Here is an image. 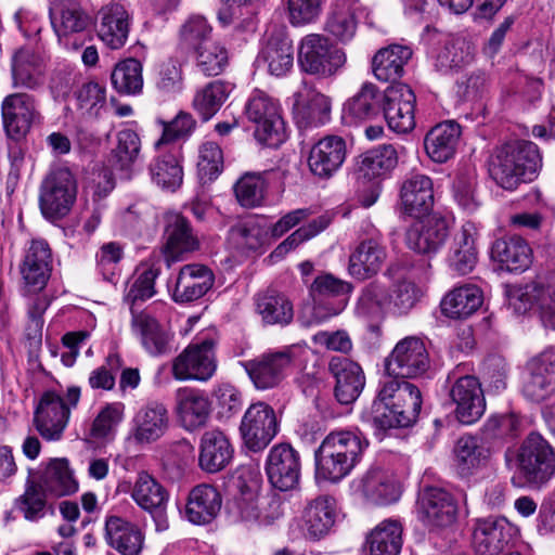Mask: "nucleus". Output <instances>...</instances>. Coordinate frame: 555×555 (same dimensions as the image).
<instances>
[{"instance_id": "20e7f679", "label": "nucleus", "mask_w": 555, "mask_h": 555, "mask_svg": "<svg viewBox=\"0 0 555 555\" xmlns=\"http://www.w3.org/2000/svg\"><path fill=\"white\" fill-rule=\"evenodd\" d=\"M245 115L255 124V138L269 147L280 146L286 139L285 124L279 102L261 90H254L245 104Z\"/></svg>"}, {"instance_id": "7c9ffc66", "label": "nucleus", "mask_w": 555, "mask_h": 555, "mask_svg": "<svg viewBox=\"0 0 555 555\" xmlns=\"http://www.w3.org/2000/svg\"><path fill=\"white\" fill-rule=\"evenodd\" d=\"M176 413L188 430L203 427L210 415L208 396L199 389L181 387L175 393Z\"/></svg>"}, {"instance_id": "473e14b6", "label": "nucleus", "mask_w": 555, "mask_h": 555, "mask_svg": "<svg viewBox=\"0 0 555 555\" xmlns=\"http://www.w3.org/2000/svg\"><path fill=\"white\" fill-rule=\"evenodd\" d=\"M105 541L121 555H140L144 546V534L133 522L118 516L105 518Z\"/></svg>"}, {"instance_id": "ddd939ff", "label": "nucleus", "mask_w": 555, "mask_h": 555, "mask_svg": "<svg viewBox=\"0 0 555 555\" xmlns=\"http://www.w3.org/2000/svg\"><path fill=\"white\" fill-rule=\"evenodd\" d=\"M526 370L522 393L527 399L541 402L555 393V347L545 348L532 357Z\"/></svg>"}, {"instance_id": "cd10ccee", "label": "nucleus", "mask_w": 555, "mask_h": 555, "mask_svg": "<svg viewBox=\"0 0 555 555\" xmlns=\"http://www.w3.org/2000/svg\"><path fill=\"white\" fill-rule=\"evenodd\" d=\"M387 255L380 235L362 240L349 256V274L360 281L371 279L382 270Z\"/></svg>"}, {"instance_id": "412c9836", "label": "nucleus", "mask_w": 555, "mask_h": 555, "mask_svg": "<svg viewBox=\"0 0 555 555\" xmlns=\"http://www.w3.org/2000/svg\"><path fill=\"white\" fill-rule=\"evenodd\" d=\"M165 223V257L169 266L199 248L198 237L184 216L176 211L167 212Z\"/></svg>"}, {"instance_id": "680f3d73", "label": "nucleus", "mask_w": 555, "mask_h": 555, "mask_svg": "<svg viewBox=\"0 0 555 555\" xmlns=\"http://www.w3.org/2000/svg\"><path fill=\"white\" fill-rule=\"evenodd\" d=\"M41 489L53 498L69 493V464L67 459H52L37 481Z\"/></svg>"}, {"instance_id": "69168bd1", "label": "nucleus", "mask_w": 555, "mask_h": 555, "mask_svg": "<svg viewBox=\"0 0 555 555\" xmlns=\"http://www.w3.org/2000/svg\"><path fill=\"white\" fill-rule=\"evenodd\" d=\"M153 181L164 190L175 192L183 182V169L179 159L171 155L157 157L150 167Z\"/></svg>"}, {"instance_id": "de8ad7c7", "label": "nucleus", "mask_w": 555, "mask_h": 555, "mask_svg": "<svg viewBox=\"0 0 555 555\" xmlns=\"http://www.w3.org/2000/svg\"><path fill=\"white\" fill-rule=\"evenodd\" d=\"M402 524L398 519H385L366 535L371 555H399L402 547Z\"/></svg>"}, {"instance_id": "f257e3e1", "label": "nucleus", "mask_w": 555, "mask_h": 555, "mask_svg": "<svg viewBox=\"0 0 555 555\" xmlns=\"http://www.w3.org/2000/svg\"><path fill=\"white\" fill-rule=\"evenodd\" d=\"M422 408L420 389L404 378L389 376L380 383L370 418L382 430L412 425Z\"/></svg>"}, {"instance_id": "2eb2a0df", "label": "nucleus", "mask_w": 555, "mask_h": 555, "mask_svg": "<svg viewBox=\"0 0 555 555\" xmlns=\"http://www.w3.org/2000/svg\"><path fill=\"white\" fill-rule=\"evenodd\" d=\"M301 461L297 450L289 443L272 447L266 461V473L270 483L278 490L295 489L300 479Z\"/></svg>"}, {"instance_id": "4d7b16f0", "label": "nucleus", "mask_w": 555, "mask_h": 555, "mask_svg": "<svg viewBox=\"0 0 555 555\" xmlns=\"http://www.w3.org/2000/svg\"><path fill=\"white\" fill-rule=\"evenodd\" d=\"M195 67L205 76L220 75L229 64L228 49L217 40L204 41L193 51Z\"/></svg>"}, {"instance_id": "c85d7f7f", "label": "nucleus", "mask_w": 555, "mask_h": 555, "mask_svg": "<svg viewBox=\"0 0 555 555\" xmlns=\"http://www.w3.org/2000/svg\"><path fill=\"white\" fill-rule=\"evenodd\" d=\"M328 372L335 379L334 395L341 404L352 403L363 390L365 377L361 366L349 358L332 357Z\"/></svg>"}, {"instance_id": "4be33fe9", "label": "nucleus", "mask_w": 555, "mask_h": 555, "mask_svg": "<svg viewBox=\"0 0 555 555\" xmlns=\"http://www.w3.org/2000/svg\"><path fill=\"white\" fill-rule=\"evenodd\" d=\"M478 229L472 221L464 222L453 234L447 257L450 271L455 275L470 273L478 261Z\"/></svg>"}, {"instance_id": "2f4dec72", "label": "nucleus", "mask_w": 555, "mask_h": 555, "mask_svg": "<svg viewBox=\"0 0 555 555\" xmlns=\"http://www.w3.org/2000/svg\"><path fill=\"white\" fill-rule=\"evenodd\" d=\"M215 276L206 266L192 263L183 266L176 280L172 299L176 302H191L203 297L214 285Z\"/></svg>"}, {"instance_id": "7ed1b4c3", "label": "nucleus", "mask_w": 555, "mask_h": 555, "mask_svg": "<svg viewBox=\"0 0 555 555\" xmlns=\"http://www.w3.org/2000/svg\"><path fill=\"white\" fill-rule=\"evenodd\" d=\"M516 462L519 474L530 487L540 489L555 476V449L539 433H530L524 439Z\"/></svg>"}, {"instance_id": "f704fd0d", "label": "nucleus", "mask_w": 555, "mask_h": 555, "mask_svg": "<svg viewBox=\"0 0 555 555\" xmlns=\"http://www.w3.org/2000/svg\"><path fill=\"white\" fill-rule=\"evenodd\" d=\"M338 515L334 496L321 494L309 501L304 512V521L310 539L320 540L330 533Z\"/></svg>"}, {"instance_id": "6e6552de", "label": "nucleus", "mask_w": 555, "mask_h": 555, "mask_svg": "<svg viewBox=\"0 0 555 555\" xmlns=\"http://www.w3.org/2000/svg\"><path fill=\"white\" fill-rule=\"evenodd\" d=\"M449 398L454 414L462 424L477 422L486 411V399L478 378L472 375L457 376L452 372L448 376Z\"/></svg>"}, {"instance_id": "052dcab7", "label": "nucleus", "mask_w": 555, "mask_h": 555, "mask_svg": "<svg viewBox=\"0 0 555 555\" xmlns=\"http://www.w3.org/2000/svg\"><path fill=\"white\" fill-rule=\"evenodd\" d=\"M142 64L135 59H127L114 67L111 75L113 88L124 95H137L143 89Z\"/></svg>"}, {"instance_id": "bb28decb", "label": "nucleus", "mask_w": 555, "mask_h": 555, "mask_svg": "<svg viewBox=\"0 0 555 555\" xmlns=\"http://www.w3.org/2000/svg\"><path fill=\"white\" fill-rule=\"evenodd\" d=\"M364 12L365 8L360 0H334L324 23V30L338 42H349L356 36Z\"/></svg>"}, {"instance_id": "338daca9", "label": "nucleus", "mask_w": 555, "mask_h": 555, "mask_svg": "<svg viewBox=\"0 0 555 555\" xmlns=\"http://www.w3.org/2000/svg\"><path fill=\"white\" fill-rule=\"evenodd\" d=\"M160 273V269L154 266H142L134 276L126 294V301L130 305V310H135V306L152 298L155 294V281Z\"/></svg>"}, {"instance_id": "864d4df0", "label": "nucleus", "mask_w": 555, "mask_h": 555, "mask_svg": "<svg viewBox=\"0 0 555 555\" xmlns=\"http://www.w3.org/2000/svg\"><path fill=\"white\" fill-rule=\"evenodd\" d=\"M131 496L141 508L149 513L159 512L168 501L166 489L146 472L138 474Z\"/></svg>"}, {"instance_id": "a211bd4d", "label": "nucleus", "mask_w": 555, "mask_h": 555, "mask_svg": "<svg viewBox=\"0 0 555 555\" xmlns=\"http://www.w3.org/2000/svg\"><path fill=\"white\" fill-rule=\"evenodd\" d=\"M515 533V527L505 517L477 519L473 532L475 555H501Z\"/></svg>"}, {"instance_id": "3c124183", "label": "nucleus", "mask_w": 555, "mask_h": 555, "mask_svg": "<svg viewBox=\"0 0 555 555\" xmlns=\"http://www.w3.org/2000/svg\"><path fill=\"white\" fill-rule=\"evenodd\" d=\"M358 462L323 442L315 451L317 475L331 482H337L349 475Z\"/></svg>"}, {"instance_id": "4468645a", "label": "nucleus", "mask_w": 555, "mask_h": 555, "mask_svg": "<svg viewBox=\"0 0 555 555\" xmlns=\"http://www.w3.org/2000/svg\"><path fill=\"white\" fill-rule=\"evenodd\" d=\"M417 513L420 520L429 529H443L456 521L459 507L450 492L428 487L418 496Z\"/></svg>"}, {"instance_id": "58836bf2", "label": "nucleus", "mask_w": 555, "mask_h": 555, "mask_svg": "<svg viewBox=\"0 0 555 555\" xmlns=\"http://www.w3.org/2000/svg\"><path fill=\"white\" fill-rule=\"evenodd\" d=\"M312 291L323 296L343 297L333 307L323 304L313 307V319L319 324L343 312L347 306L346 296L351 292V285L331 274H323L314 280Z\"/></svg>"}, {"instance_id": "6e6d98bb", "label": "nucleus", "mask_w": 555, "mask_h": 555, "mask_svg": "<svg viewBox=\"0 0 555 555\" xmlns=\"http://www.w3.org/2000/svg\"><path fill=\"white\" fill-rule=\"evenodd\" d=\"M361 491L375 504H389L400 496L396 481L380 469L370 470L361 480Z\"/></svg>"}, {"instance_id": "0e129e2a", "label": "nucleus", "mask_w": 555, "mask_h": 555, "mask_svg": "<svg viewBox=\"0 0 555 555\" xmlns=\"http://www.w3.org/2000/svg\"><path fill=\"white\" fill-rule=\"evenodd\" d=\"M267 186L263 173L246 172L234 184V194L242 207L255 208L262 204Z\"/></svg>"}, {"instance_id": "a878e982", "label": "nucleus", "mask_w": 555, "mask_h": 555, "mask_svg": "<svg viewBox=\"0 0 555 555\" xmlns=\"http://www.w3.org/2000/svg\"><path fill=\"white\" fill-rule=\"evenodd\" d=\"M51 270L52 253L48 242L42 238L31 240L20 266L25 286L29 291H41L50 278Z\"/></svg>"}, {"instance_id": "e433bc0d", "label": "nucleus", "mask_w": 555, "mask_h": 555, "mask_svg": "<svg viewBox=\"0 0 555 555\" xmlns=\"http://www.w3.org/2000/svg\"><path fill=\"white\" fill-rule=\"evenodd\" d=\"M491 258L507 271H524L530 263L532 250L520 236L508 235L495 240L491 246Z\"/></svg>"}, {"instance_id": "c756f323", "label": "nucleus", "mask_w": 555, "mask_h": 555, "mask_svg": "<svg viewBox=\"0 0 555 555\" xmlns=\"http://www.w3.org/2000/svg\"><path fill=\"white\" fill-rule=\"evenodd\" d=\"M234 454L230 439L220 429L205 431L199 440L198 466L206 473H218L224 469Z\"/></svg>"}, {"instance_id": "6ab92c4d", "label": "nucleus", "mask_w": 555, "mask_h": 555, "mask_svg": "<svg viewBox=\"0 0 555 555\" xmlns=\"http://www.w3.org/2000/svg\"><path fill=\"white\" fill-rule=\"evenodd\" d=\"M415 94L404 83L389 86L383 94V113L389 128L399 133L411 131L415 126Z\"/></svg>"}, {"instance_id": "ea45409f", "label": "nucleus", "mask_w": 555, "mask_h": 555, "mask_svg": "<svg viewBox=\"0 0 555 555\" xmlns=\"http://www.w3.org/2000/svg\"><path fill=\"white\" fill-rule=\"evenodd\" d=\"M398 164L396 149L390 144H383L369 150L359 156L357 163L358 179L374 181L385 178Z\"/></svg>"}, {"instance_id": "5fc2aeb1", "label": "nucleus", "mask_w": 555, "mask_h": 555, "mask_svg": "<svg viewBox=\"0 0 555 555\" xmlns=\"http://www.w3.org/2000/svg\"><path fill=\"white\" fill-rule=\"evenodd\" d=\"M270 223L263 217H250L230 229V237L241 248L256 250L267 244Z\"/></svg>"}, {"instance_id": "0eeeda50", "label": "nucleus", "mask_w": 555, "mask_h": 555, "mask_svg": "<svg viewBox=\"0 0 555 555\" xmlns=\"http://www.w3.org/2000/svg\"><path fill=\"white\" fill-rule=\"evenodd\" d=\"M170 415L166 404L158 400L145 402L134 413L127 440L144 448L159 441L168 431Z\"/></svg>"}, {"instance_id": "1a4fd4ad", "label": "nucleus", "mask_w": 555, "mask_h": 555, "mask_svg": "<svg viewBox=\"0 0 555 555\" xmlns=\"http://www.w3.org/2000/svg\"><path fill=\"white\" fill-rule=\"evenodd\" d=\"M280 423L274 409L263 402L258 401L250 404L245 411L240 433L245 446L258 452L263 450L272 439L278 435Z\"/></svg>"}, {"instance_id": "bf43d9fd", "label": "nucleus", "mask_w": 555, "mask_h": 555, "mask_svg": "<svg viewBox=\"0 0 555 555\" xmlns=\"http://www.w3.org/2000/svg\"><path fill=\"white\" fill-rule=\"evenodd\" d=\"M475 51V46L470 41L456 38L448 42L439 52L436 67L443 73L457 72L473 63Z\"/></svg>"}, {"instance_id": "a18cd8bd", "label": "nucleus", "mask_w": 555, "mask_h": 555, "mask_svg": "<svg viewBox=\"0 0 555 555\" xmlns=\"http://www.w3.org/2000/svg\"><path fill=\"white\" fill-rule=\"evenodd\" d=\"M141 139L132 129H121L116 134V145L111 153L112 166L129 179L140 159Z\"/></svg>"}, {"instance_id": "c03bdc74", "label": "nucleus", "mask_w": 555, "mask_h": 555, "mask_svg": "<svg viewBox=\"0 0 555 555\" xmlns=\"http://www.w3.org/2000/svg\"><path fill=\"white\" fill-rule=\"evenodd\" d=\"M411 56L412 50L405 46L391 44L378 50L372 62L374 76L384 82L398 80Z\"/></svg>"}, {"instance_id": "603ef678", "label": "nucleus", "mask_w": 555, "mask_h": 555, "mask_svg": "<svg viewBox=\"0 0 555 555\" xmlns=\"http://www.w3.org/2000/svg\"><path fill=\"white\" fill-rule=\"evenodd\" d=\"M383 94L372 82H364L360 90L344 104V113L354 121H364L379 115Z\"/></svg>"}, {"instance_id": "a19ab883", "label": "nucleus", "mask_w": 555, "mask_h": 555, "mask_svg": "<svg viewBox=\"0 0 555 555\" xmlns=\"http://www.w3.org/2000/svg\"><path fill=\"white\" fill-rule=\"evenodd\" d=\"M221 509V496L216 488L199 485L189 494L185 508L188 519L195 525L209 524Z\"/></svg>"}, {"instance_id": "72a5a7b5", "label": "nucleus", "mask_w": 555, "mask_h": 555, "mask_svg": "<svg viewBox=\"0 0 555 555\" xmlns=\"http://www.w3.org/2000/svg\"><path fill=\"white\" fill-rule=\"evenodd\" d=\"M257 63L271 76H286L294 66L292 40L282 34L270 36L257 56Z\"/></svg>"}, {"instance_id": "4c0bfd02", "label": "nucleus", "mask_w": 555, "mask_h": 555, "mask_svg": "<svg viewBox=\"0 0 555 555\" xmlns=\"http://www.w3.org/2000/svg\"><path fill=\"white\" fill-rule=\"evenodd\" d=\"M461 137V126L448 120L433 127L424 139L427 155L435 163H446L455 154Z\"/></svg>"}, {"instance_id": "39448f33", "label": "nucleus", "mask_w": 555, "mask_h": 555, "mask_svg": "<svg viewBox=\"0 0 555 555\" xmlns=\"http://www.w3.org/2000/svg\"><path fill=\"white\" fill-rule=\"evenodd\" d=\"M296 348L293 346L268 350L241 362L257 390L279 388L295 367Z\"/></svg>"}, {"instance_id": "e2e57ef3", "label": "nucleus", "mask_w": 555, "mask_h": 555, "mask_svg": "<svg viewBox=\"0 0 555 555\" xmlns=\"http://www.w3.org/2000/svg\"><path fill=\"white\" fill-rule=\"evenodd\" d=\"M49 307L46 296H37L30 300L27 308V321L24 331V344L29 354H34L41 348L43 313Z\"/></svg>"}, {"instance_id": "b1692460", "label": "nucleus", "mask_w": 555, "mask_h": 555, "mask_svg": "<svg viewBox=\"0 0 555 555\" xmlns=\"http://www.w3.org/2000/svg\"><path fill=\"white\" fill-rule=\"evenodd\" d=\"M36 115V102L27 93H12L1 103L3 128L9 138L20 140L30 129Z\"/></svg>"}, {"instance_id": "37998d69", "label": "nucleus", "mask_w": 555, "mask_h": 555, "mask_svg": "<svg viewBox=\"0 0 555 555\" xmlns=\"http://www.w3.org/2000/svg\"><path fill=\"white\" fill-rule=\"evenodd\" d=\"M42 57L28 48L18 49L12 56V77L16 87L35 89L43 82Z\"/></svg>"}, {"instance_id": "c9c22d12", "label": "nucleus", "mask_w": 555, "mask_h": 555, "mask_svg": "<svg viewBox=\"0 0 555 555\" xmlns=\"http://www.w3.org/2000/svg\"><path fill=\"white\" fill-rule=\"evenodd\" d=\"M400 201L404 212L420 217L428 212L434 204L433 181L428 176L413 173L401 185Z\"/></svg>"}, {"instance_id": "49530a36", "label": "nucleus", "mask_w": 555, "mask_h": 555, "mask_svg": "<svg viewBox=\"0 0 555 555\" xmlns=\"http://www.w3.org/2000/svg\"><path fill=\"white\" fill-rule=\"evenodd\" d=\"M256 311L266 324L286 325L294 318L293 304L287 296L269 288L255 296Z\"/></svg>"}, {"instance_id": "13d9d810", "label": "nucleus", "mask_w": 555, "mask_h": 555, "mask_svg": "<svg viewBox=\"0 0 555 555\" xmlns=\"http://www.w3.org/2000/svg\"><path fill=\"white\" fill-rule=\"evenodd\" d=\"M231 91L230 83L221 80L211 81L195 93L193 108L204 121H207L221 108Z\"/></svg>"}, {"instance_id": "f3484780", "label": "nucleus", "mask_w": 555, "mask_h": 555, "mask_svg": "<svg viewBox=\"0 0 555 555\" xmlns=\"http://www.w3.org/2000/svg\"><path fill=\"white\" fill-rule=\"evenodd\" d=\"M451 221L438 214L413 222L405 233L406 246L418 254H436L446 243Z\"/></svg>"}, {"instance_id": "5701e85b", "label": "nucleus", "mask_w": 555, "mask_h": 555, "mask_svg": "<svg viewBox=\"0 0 555 555\" xmlns=\"http://www.w3.org/2000/svg\"><path fill=\"white\" fill-rule=\"evenodd\" d=\"M100 21L98 35L105 46L113 50L122 48L129 36L131 16L126 3L113 0L98 13Z\"/></svg>"}, {"instance_id": "09e8293b", "label": "nucleus", "mask_w": 555, "mask_h": 555, "mask_svg": "<svg viewBox=\"0 0 555 555\" xmlns=\"http://www.w3.org/2000/svg\"><path fill=\"white\" fill-rule=\"evenodd\" d=\"M456 468L461 476L469 477L485 468L490 461V451L473 436L461 437L454 448Z\"/></svg>"}, {"instance_id": "9d476101", "label": "nucleus", "mask_w": 555, "mask_h": 555, "mask_svg": "<svg viewBox=\"0 0 555 555\" xmlns=\"http://www.w3.org/2000/svg\"><path fill=\"white\" fill-rule=\"evenodd\" d=\"M39 207L42 216L57 223L69 214V168L54 165L41 182Z\"/></svg>"}, {"instance_id": "79ce46f5", "label": "nucleus", "mask_w": 555, "mask_h": 555, "mask_svg": "<svg viewBox=\"0 0 555 555\" xmlns=\"http://www.w3.org/2000/svg\"><path fill=\"white\" fill-rule=\"evenodd\" d=\"M72 98L76 117L85 121L99 119L106 106V89L94 80L78 85Z\"/></svg>"}, {"instance_id": "aec40b11", "label": "nucleus", "mask_w": 555, "mask_h": 555, "mask_svg": "<svg viewBox=\"0 0 555 555\" xmlns=\"http://www.w3.org/2000/svg\"><path fill=\"white\" fill-rule=\"evenodd\" d=\"M68 412V406L60 395L47 391L36 408L34 426L43 439L59 440L66 428Z\"/></svg>"}, {"instance_id": "f8f14e48", "label": "nucleus", "mask_w": 555, "mask_h": 555, "mask_svg": "<svg viewBox=\"0 0 555 555\" xmlns=\"http://www.w3.org/2000/svg\"><path fill=\"white\" fill-rule=\"evenodd\" d=\"M428 367L427 349L417 337L401 339L386 360V372L393 377L414 378L424 374Z\"/></svg>"}, {"instance_id": "dca6fc26", "label": "nucleus", "mask_w": 555, "mask_h": 555, "mask_svg": "<svg viewBox=\"0 0 555 555\" xmlns=\"http://www.w3.org/2000/svg\"><path fill=\"white\" fill-rule=\"evenodd\" d=\"M131 330L150 356L160 357L171 352L173 334L159 323L152 307L141 311L132 309Z\"/></svg>"}, {"instance_id": "393cba45", "label": "nucleus", "mask_w": 555, "mask_h": 555, "mask_svg": "<svg viewBox=\"0 0 555 555\" xmlns=\"http://www.w3.org/2000/svg\"><path fill=\"white\" fill-rule=\"evenodd\" d=\"M346 156V141L339 135H326L311 147L308 166L314 176L328 179L340 169Z\"/></svg>"}, {"instance_id": "f03ea898", "label": "nucleus", "mask_w": 555, "mask_h": 555, "mask_svg": "<svg viewBox=\"0 0 555 555\" xmlns=\"http://www.w3.org/2000/svg\"><path fill=\"white\" fill-rule=\"evenodd\" d=\"M542 167L539 147L531 141L513 140L498 146L491 157L489 173L500 188L515 191L531 182Z\"/></svg>"}, {"instance_id": "9b49d317", "label": "nucleus", "mask_w": 555, "mask_h": 555, "mask_svg": "<svg viewBox=\"0 0 555 555\" xmlns=\"http://www.w3.org/2000/svg\"><path fill=\"white\" fill-rule=\"evenodd\" d=\"M217 369L214 343L205 339L189 345L172 362V376L178 380L206 382Z\"/></svg>"}, {"instance_id": "423d86ee", "label": "nucleus", "mask_w": 555, "mask_h": 555, "mask_svg": "<svg viewBox=\"0 0 555 555\" xmlns=\"http://www.w3.org/2000/svg\"><path fill=\"white\" fill-rule=\"evenodd\" d=\"M346 63L345 52L321 34L305 36L298 46V64L310 75L326 78L335 75Z\"/></svg>"}, {"instance_id": "774afa93", "label": "nucleus", "mask_w": 555, "mask_h": 555, "mask_svg": "<svg viewBox=\"0 0 555 555\" xmlns=\"http://www.w3.org/2000/svg\"><path fill=\"white\" fill-rule=\"evenodd\" d=\"M196 167L202 183L216 180L223 170V152L220 145L212 141L201 144Z\"/></svg>"}, {"instance_id": "8fccbe9b", "label": "nucleus", "mask_w": 555, "mask_h": 555, "mask_svg": "<svg viewBox=\"0 0 555 555\" xmlns=\"http://www.w3.org/2000/svg\"><path fill=\"white\" fill-rule=\"evenodd\" d=\"M482 305V293L473 284H465L449 292L441 301V311L452 319H464Z\"/></svg>"}]
</instances>
